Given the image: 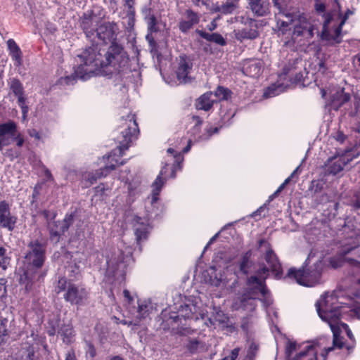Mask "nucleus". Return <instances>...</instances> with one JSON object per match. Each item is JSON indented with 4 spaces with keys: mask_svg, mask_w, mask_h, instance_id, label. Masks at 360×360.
<instances>
[{
    "mask_svg": "<svg viewBox=\"0 0 360 360\" xmlns=\"http://www.w3.org/2000/svg\"><path fill=\"white\" fill-rule=\"evenodd\" d=\"M79 58L80 64L75 69L74 75L61 77L59 80L61 84H73L76 77L85 81L98 72L106 75L120 73L129 63L126 53L117 45L109 49L105 61L97 57L94 48L86 49Z\"/></svg>",
    "mask_w": 360,
    "mask_h": 360,
    "instance_id": "f257e3e1",
    "label": "nucleus"
},
{
    "mask_svg": "<svg viewBox=\"0 0 360 360\" xmlns=\"http://www.w3.org/2000/svg\"><path fill=\"white\" fill-rule=\"evenodd\" d=\"M287 20L281 18L277 20V27L278 35H285L290 32V25L293 27L291 32V39H286L284 43L285 46H291L295 43H300L302 39H309L314 36V31L316 30V25L312 23L304 13L299 11H294L290 16H285Z\"/></svg>",
    "mask_w": 360,
    "mask_h": 360,
    "instance_id": "f03ea898",
    "label": "nucleus"
},
{
    "mask_svg": "<svg viewBox=\"0 0 360 360\" xmlns=\"http://www.w3.org/2000/svg\"><path fill=\"white\" fill-rule=\"evenodd\" d=\"M44 260L45 247L38 241L30 243L24 261L25 265L27 266L19 269V282L25 287L27 292L32 290L37 281V269L43 265Z\"/></svg>",
    "mask_w": 360,
    "mask_h": 360,
    "instance_id": "7ed1b4c3",
    "label": "nucleus"
},
{
    "mask_svg": "<svg viewBox=\"0 0 360 360\" xmlns=\"http://www.w3.org/2000/svg\"><path fill=\"white\" fill-rule=\"evenodd\" d=\"M316 311L320 318L326 322L334 334V343L339 341L338 335V319L348 312V307L340 305L334 292H327L322 295L316 303Z\"/></svg>",
    "mask_w": 360,
    "mask_h": 360,
    "instance_id": "20e7f679",
    "label": "nucleus"
},
{
    "mask_svg": "<svg viewBox=\"0 0 360 360\" xmlns=\"http://www.w3.org/2000/svg\"><path fill=\"white\" fill-rule=\"evenodd\" d=\"M325 339L297 344L288 340L285 346L287 360H326L328 353L333 350V347L325 345Z\"/></svg>",
    "mask_w": 360,
    "mask_h": 360,
    "instance_id": "39448f33",
    "label": "nucleus"
},
{
    "mask_svg": "<svg viewBox=\"0 0 360 360\" xmlns=\"http://www.w3.org/2000/svg\"><path fill=\"white\" fill-rule=\"evenodd\" d=\"M120 136L117 137L119 147L112 152L108 157L105 166L102 168L107 174L115 168L118 165H122L123 162L119 160L124 150L128 149L134 137L139 132L138 125L134 115H127V118L123 117L120 124Z\"/></svg>",
    "mask_w": 360,
    "mask_h": 360,
    "instance_id": "423d86ee",
    "label": "nucleus"
},
{
    "mask_svg": "<svg viewBox=\"0 0 360 360\" xmlns=\"http://www.w3.org/2000/svg\"><path fill=\"white\" fill-rule=\"evenodd\" d=\"M269 269L263 267L257 272V276H252L248 278L247 282L248 295L240 299V303L237 307L238 309L241 308L247 311H252L255 307V301L257 296L261 294L266 300L265 302L270 304L271 301L266 297L267 290L264 285V280L268 276Z\"/></svg>",
    "mask_w": 360,
    "mask_h": 360,
    "instance_id": "0eeeda50",
    "label": "nucleus"
},
{
    "mask_svg": "<svg viewBox=\"0 0 360 360\" xmlns=\"http://www.w3.org/2000/svg\"><path fill=\"white\" fill-rule=\"evenodd\" d=\"M353 14L347 10L344 16L338 13H328L325 15L321 38L329 44H338L341 41V30L348 18Z\"/></svg>",
    "mask_w": 360,
    "mask_h": 360,
    "instance_id": "6e6552de",
    "label": "nucleus"
},
{
    "mask_svg": "<svg viewBox=\"0 0 360 360\" xmlns=\"http://www.w3.org/2000/svg\"><path fill=\"white\" fill-rule=\"evenodd\" d=\"M82 27L86 37L88 38H91L96 43V46L93 45L91 48L96 49V54L97 55V57L105 61V54L109 51V49H108L106 51H103L104 53V54H103V53H101V49H98V45L100 44V41L103 42V44H106L108 41H111L115 39V33L114 31V27L109 23H104L101 25L96 31L88 30L85 22H82ZM113 45H117L123 49L121 46L115 43H112L108 49H110ZM89 49H91V47ZM123 51L126 53V56H127V53L124 51ZM127 57L128 58V56Z\"/></svg>",
    "mask_w": 360,
    "mask_h": 360,
    "instance_id": "1a4fd4ad",
    "label": "nucleus"
},
{
    "mask_svg": "<svg viewBox=\"0 0 360 360\" xmlns=\"http://www.w3.org/2000/svg\"><path fill=\"white\" fill-rule=\"evenodd\" d=\"M57 294L65 291L64 300L72 304L82 306L88 298V292L82 286H78L67 280L65 277L58 279L55 287Z\"/></svg>",
    "mask_w": 360,
    "mask_h": 360,
    "instance_id": "9d476101",
    "label": "nucleus"
},
{
    "mask_svg": "<svg viewBox=\"0 0 360 360\" xmlns=\"http://www.w3.org/2000/svg\"><path fill=\"white\" fill-rule=\"evenodd\" d=\"M323 269V261L319 259L314 263V268L309 269L307 271L290 268L288 270L287 277L295 279L300 285L306 287H313L320 283Z\"/></svg>",
    "mask_w": 360,
    "mask_h": 360,
    "instance_id": "9b49d317",
    "label": "nucleus"
},
{
    "mask_svg": "<svg viewBox=\"0 0 360 360\" xmlns=\"http://www.w3.org/2000/svg\"><path fill=\"white\" fill-rule=\"evenodd\" d=\"M167 163L165 167H163L157 176L156 179L153 184V190L151 193V203L154 204L158 200V196L162 189V187L165 183V181L162 179V176L166 175L167 172V166L170 163L172 164V169L171 172V177H175V169L177 167H179L180 164L183 161V157L180 153L176 152L173 148H168L167 150Z\"/></svg>",
    "mask_w": 360,
    "mask_h": 360,
    "instance_id": "f8f14e48",
    "label": "nucleus"
},
{
    "mask_svg": "<svg viewBox=\"0 0 360 360\" xmlns=\"http://www.w3.org/2000/svg\"><path fill=\"white\" fill-rule=\"evenodd\" d=\"M15 141L18 147L24 144V138L18 133L17 124L13 121H8L0 124V151L4 146H8Z\"/></svg>",
    "mask_w": 360,
    "mask_h": 360,
    "instance_id": "ddd939ff",
    "label": "nucleus"
},
{
    "mask_svg": "<svg viewBox=\"0 0 360 360\" xmlns=\"http://www.w3.org/2000/svg\"><path fill=\"white\" fill-rule=\"evenodd\" d=\"M150 309V303L148 301L139 300L137 302L136 307H129L128 313L131 315V319H123L120 323L129 326H139L141 321L149 315Z\"/></svg>",
    "mask_w": 360,
    "mask_h": 360,
    "instance_id": "4468645a",
    "label": "nucleus"
},
{
    "mask_svg": "<svg viewBox=\"0 0 360 360\" xmlns=\"http://www.w3.org/2000/svg\"><path fill=\"white\" fill-rule=\"evenodd\" d=\"M350 160L347 154H338L329 158L324 165V172L328 175H336L343 171Z\"/></svg>",
    "mask_w": 360,
    "mask_h": 360,
    "instance_id": "2eb2a0df",
    "label": "nucleus"
},
{
    "mask_svg": "<svg viewBox=\"0 0 360 360\" xmlns=\"http://www.w3.org/2000/svg\"><path fill=\"white\" fill-rule=\"evenodd\" d=\"M73 216L72 214H67L62 221H53L49 224L50 229L51 240L57 243L59 241L60 236L67 231L72 223Z\"/></svg>",
    "mask_w": 360,
    "mask_h": 360,
    "instance_id": "dca6fc26",
    "label": "nucleus"
},
{
    "mask_svg": "<svg viewBox=\"0 0 360 360\" xmlns=\"http://www.w3.org/2000/svg\"><path fill=\"white\" fill-rule=\"evenodd\" d=\"M17 222V217L12 214L9 204L5 201H0V227L13 231Z\"/></svg>",
    "mask_w": 360,
    "mask_h": 360,
    "instance_id": "f3484780",
    "label": "nucleus"
},
{
    "mask_svg": "<svg viewBox=\"0 0 360 360\" xmlns=\"http://www.w3.org/2000/svg\"><path fill=\"white\" fill-rule=\"evenodd\" d=\"M8 85L11 92L18 97V103L22 109V117L25 120L28 112V107L25 104V98L23 96L22 85L21 82L15 78L10 79Z\"/></svg>",
    "mask_w": 360,
    "mask_h": 360,
    "instance_id": "a211bd4d",
    "label": "nucleus"
},
{
    "mask_svg": "<svg viewBox=\"0 0 360 360\" xmlns=\"http://www.w3.org/2000/svg\"><path fill=\"white\" fill-rule=\"evenodd\" d=\"M106 263V274L108 276H115L118 271L122 273L125 269L123 257L120 252L112 255L110 257L107 259Z\"/></svg>",
    "mask_w": 360,
    "mask_h": 360,
    "instance_id": "6ab92c4d",
    "label": "nucleus"
},
{
    "mask_svg": "<svg viewBox=\"0 0 360 360\" xmlns=\"http://www.w3.org/2000/svg\"><path fill=\"white\" fill-rule=\"evenodd\" d=\"M192 68V64L184 58H180L176 70V77L180 83H188L191 80L189 75Z\"/></svg>",
    "mask_w": 360,
    "mask_h": 360,
    "instance_id": "aec40b11",
    "label": "nucleus"
},
{
    "mask_svg": "<svg viewBox=\"0 0 360 360\" xmlns=\"http://www.w3.org/2000/svg\"><path fill=\"white\" fill-rule=\"evenodd\" d=\"M207 321L209 323L207 322L205 323L207 326H214L215 327L216 325H218L221 328H229V331L231 332L235 330V328L233 326H229V317L220 309H214L212 317L209 318Z\"/></svg>",
    "mask_w": 360,
    "mask_h": 360,
    "instance_id": "412c9836",
    "label": "nucleus"
},
{
    "mask_svg": "<svg viewBox=\"0 0 360 360\" xmlns=\"http://www.w3.org/2000/svg\"><path fill=\"white\" fill-rule=\"evenodd\" d=\"M330 105L332 107L338 110L341 105L347 103L350 99V95L345 93L343 89L338 88L337 89L330 91Z\"/></svg>",
    "mask_w": 360,
    "mask_h": 360,
    "instance_id": "4be33fe9",
    "label": "nucleus"
},
{
    "mask_svg": "<svg viewBox=\"0 0 360 360\" xmlns=\"http://www.w3.org/2000/svg\"><path fill=\"white\" fill-rule=\"evenodd\" d=\"M134 233L138 242L145 239L149 229L148 221L139 217H135L133 219Z\"/></svg>",
    "mask_w": 360,
    "mask_h": 360,
    "instance_id": "5701e85b",
    "label": "nucleus"
},
{
    "mask_svg": "<svg viewBox=\"0 0 360 360\" xmlns=\"http://www.w3.org/2000/svg\"><path fill=\"white\" fill-rule=\"evenodd\" d=\"M233 279V283H236V278L235 275L230 273L229 269H226L222 274H220L219 277L215 276L210 279V283L212 285L219 287L221 288H225L229 284V281Z\"/></svg>",
    "mask_w": 360,
    "mask_h": 360,
    "instance_id": "b1692460",
    "label": "nucleus"
},
{
    "mask_svg": "<svg viewBox=\"0 0 360 360\" xmlns=\"http://www.w3.org/2000/svg\"><path fill=\"white\" fill-rule=\"evenodd\" d=\"M338 326H340V328L338 326L337 329L338 330V335L339 338V341L337 344H335L334 340H333V346L331 347H333V349L335 348L342 349V348L345 347L349 351L353 348V346L346 345L342 340L340 333L342 331H345L347 333L348 338L352 340H354V335H353L352 331L350 330V329L349 328L348 326L345 323H341L340 321V319H338Z\"/></svg>",
    "mask_w": 360,
    "mask_h": 360,
    "instance_id": "393cba45",
    "label": "nucleus"
},
{
    "mask_svg": "<svg viewBox=\"0 0 360 360\" xmlns=\"http://www.w3.org/2000/svg\"><path fill=\"white\" fill-rule=\"evenodd\" d=\"M251 11L258 16H263L269 11L268 0H248Z\"/></svg>",
    "mask_w": 360,
    "mask_h": 360,
    "instance_id": "a878e982",
    "label": "nucleus"
},
{
    "mask_svg": "<svg viewBox=\"0 0 360 360\" xmlns=\"http://www.w3.org/2000/svg\"><path fill=\"white\" fill-rule=\"evenodd\" d=\"M7 45L9 55L13 60L14 65L16 67L20 66L22 64V53L20 47L12 39L7 41Z\"/></svg>",
    "mask_w": 360,
    "mask_h": 360,
    "instance_id": "bb28decb",
    "label": "nucleus"
},
{
    "mask_svg": "<svg viewBox=\"0 0 360 360\" xmlns=\"http://www.w3.org/2000/svg\"><path fill=\"white\" fill-rule=\"evenodd\" d=\"M264 259L269 265L270 269L276 274L277 276L281 274V267L278 258L271 248H268L265 253Z\"/></svg>",
    "mask_w": 360,
    "mask_h": 360,
    "instance_id": "cd10ccee",
    "label": "nucleus"
},
{
    "mask_svg": "<svg viewBox=\"0 0 360 360\" xmlns=\"http://www.w3.org/2000/svg\"><path fill=\"white\" fill-rule=\"evenodd\" d=\"M274 6L278 9V13L276 14V18H281V16H290L295 10L291 9L290 4V0H272Z\"/></svg>",
    "mask_w": 360,
    "mask_h": 360,
    "instance_id": "c85d7f7f",
    "label": "nucleus"
},
{
    "mask_svg": "<svg viewBox=\"0 0 360 360\" xmlns=\"http://www.w3.org/2000/svg\"><path fill=\"white\" fill-rule=\"evenodd\" d=\"M244 73L251 77H257L262 72V63L257 60H249L243 68Z\"/></svg>",
    "mask_w": 360,
    "mask_h": 360,
    "instance_id": "c756f323",
    "label": "nucleus"
},
{
    "mask_svg": "<svg viewBox=\"0 0 360 360\" xmlns=\"http://www.w3.org/2000/svg\"><path fill=\"white\" fill-rule=\"evenodd\" d=\"M188 20H182L179 23V29L181 32H186L190 30L193 25L198 22V18L197 15L192 11L188 10L186 11Z\"/></svg>",
    "mask_w": 360,
    "mask_h": 360,
    "instance_id": "7c9ffc66",
    "label": "nucleus"
},
{
    "mask_svg": "<svg viewBox=\"0 0 360 360\" xmlns=\"http://www.w3.org/2000/svg\"><path fill=\"white\" fill-rule=\"evenodd\" d=\"M212 92H207L201 96L197 101V108L200 110H209L212 108L214 102L212 99Z\"/></svg>",
    "mask_w": 360,
    "mask_h": 360,
    "instance_id": "2f4dec72",
    "label": "nucleus"
},
{
    "mask_svg": "<svg viewBox=\"0 0 360 360\" xmlns=\"http://www.w3.org/2000/svg\"><path fill=\"white\" fill-rule=\"evenodd\" d=\"M197 32L201 37L209 41L214 42L221 46L226 44V41L223 37L218 33H208L202 30H198Z\"/></svg>",
    "mask_w": 360,
    "mask_h": 360,
    "instance_id": "473e14b6",
    "label": "nucleus"
},
{
    "mask_svg": "<svg viewBox=\"0 0 360 360\" xmlns=\"http://www.w3.org/2000/svg\"><path fill=\"white\" fill-rule=\"evenodd\" d=\"M286 89L283 83L278 82L276 84H273L269 86L264 91L263 96L264 98H271L276 96L281 93L283 92Z\"/></svg>",
    "mask_w": 360,
    "mask_h": 360,
    "instance_id": "72a5a7b5",
    "label": "nucleus"
},
{
    "mask_svg": "<svg viewBox=\"0 0 360 360\" xmlns=\"http://www.w3.org/2000/svg\"><path fill=\"white\" fill-rule=\"evenodd\" d=\"M236 37L240 40L254 39L258 37V32L255 28H244L237 32Z\"/></svg>",
    "mask_w": 360,
    "mask_h": 360,
    "instance_id": "f704fd0d",
    "label": "nucleus"
},
{
    "mask_svg": "<svg viewBox=\"0 0 360 360\" xmlns=\"http://www.w3.org/2000/svg\"><path fill=\"white\" fill-rule=\"evenodd\" d=\"M240 0H226V2L218 7L217 11L223 14H229L233 12L238 6Z\"/></svg>",
    "mask_w": 360,
    "mask_h": 360,
    "instance_id": "c9c22d12",
    "label": "nucleus"
},
{
    "mask_svg": "<svg viewBox=\"0 0 360 360\" xmlns=\"http://www.w3.org/2000/svg\"><path fill=\"white\" fill-rule=\"evenodd\" d=\"M107 173L101 168L99 171L96 172L95 174L91 172H86L82 175V179L86 181L89 184H93L97 179L101 176H105Z\"/></svg>",
    "mask_w": 360,
    "mask_h": 360,
    "instance_id": "e433bc0d",
    "label": "nucleus"
},
{
    "mask_svg": "<svg viewBox=\"0 0 360 360\" xmlns=\"http://www.w3.org/2000/svg\"><path fill=\"white\" fill-rule=\"evenodd\" d=\"M59 333L63 337L64 342L67 344L71 342L72 337L74 336V331L70 326H64L61 328Z\"/></svg>",
    "mask_w": 360,
    "mask_h": 360,
    "instance_id": "4c0bfd02",
    "label": "nucleus"
},
{
    "mask_svg": "<svg viewBox=\"0 0 360 360\" xmlns=\"http://www.w3.org/2000/svg\"><path fill=\"white\" fill-rule=\"evenodd\" d=\"M258 345L255 342H250L247 350V354L243 360H255L257 351Z\"/></svg>",
    "mask_w": 360,
    "mask_h": 360,
    "instance_id": "58836bf2",
    "label": "nucleus"
},
{
    "mask_svg": "<svg viewBox=\"0 0 360 360\" xmlns=\"http://www.w3.org/2000/svg\"><path fill=\"white\" fill-rule=\"evenodd\" d=\"M231 95V91L227 88L219 86L214 91V96L219 100H227Z\"/></svg>",
    "mask_w": 360,
    "mask_h": 360,
    "instance_id": "ea45409f",
    "label": "nucleus"
},
{
    "mask_svg": "<svg viewBox=\"0 0 360 360\" xmlns=\"http://www.w3.org/2000/svg\"><path fill=\"white\" fill-rule=\"evenodd\" d=\"M124 6H127V15L130 20L134 18L135 14V10L134 8V5L135 3V0H124Z\"/></svg>",
    "mask_w": 360,
    "mask_h": 360,
    "instance_id": "a19ab883",
    "label": "nucleus"
},
{
    "mask_svg": "<svg viewBox=\"0 0 360 360\" xmlns=\"http://www.w3.org/2000/svg\"><path fill=\"white\" fill-rule=\"evenodd\" d=\"M250 260L248 256L246 255L243 257V259L240 264V271L246 274L248 272V269L250 267Z\"/></svg>",
    "mask_w": 360,
    "mask_h": 360,
    "instance_id": "79ce46f5",
    "label": "nucleus"
},
{
    "mask_svg": "<svg viewBox=\"0 0 360 360\" xmlns=\"http://www.w3.org/2000/svg\"><path fill=\"white\" fill-rule=\"evenodd\" d=\"M6 250L0 248V270L4 271L8 264V258L5 256Z\"/></svg>",
    "mask_w": 360,
    "mask_h": 360,
    "instance_id": "37998d69",
    "label": "nucleus"
},
{
    "mask_svg": "<svg viewBox=\"0 0 360 360\" xmlns=\"http://www.w3.org/2000/svg\"><path fill=\"white\" fill-rule=\"evenodd\" d=\"M20 360H37L33 349L29 347L21 356Z\"/></svg>",
    "mask_w": 360,
    "mask_h": 360,
    "instance_id": "c03bdc74",
    "label": "nucleus"
},
{
    "mask_svg": "<svg viewBox=\"0 0 360 360\" xmlns=\"http://www.w3.org/2000/svg\"><path fill=\"white\" fill-rule=\"evenodd\" d=\"M123 295L125 298V300L128 303L127 310H129V307H136L135 306L133 305L134 302V297L132 295H131L129 291L128 290H124L123 291Z\"/></svg>",
    "mask_w": 360,
    "mask_h": 360,
    "instance_id": "a18cd8bd",
    "label": "nucleus"
},
{
    "mask_svg": "<svg viewBox=\"0 0 360 360\" xmlns=\"http://www.w3.org/2000/svg\"><path fill=\"white\" fill-rule=\"evenodd\" d=\"M343 262L344 261L341 257H332L330 259V264L334 269L341 266Z\"/></svg>",
    "mask_w": 360,
    "mask_h": 360,
    "instance_id": "49530a36",
    "label": "nucleus"
},
{
    "mask_svg": "<svg viewBox=\"0 0 360 360\" xmlns=\"http://www.w3.org/2000/svg\"><path fill=\"white\" fill-rule=\"evenodd\" d=\"M6 319H0V342L3 341L4 337L6 335Z\"/></svg>",
    "mask_w": 360,
    "mask_h": 360,
    "instance_id": "de8ad7c7",
    "label": "nucleus"
},
{
    "mask_svg": "<svg viewBox=\"0 0 360 360\" xmlns=\"http://www.w3.org/2000/svg\"><path fill=\"white\" fill-rule=\"evenodd\" d=\"M240 348L237 347L231 350L229 355L225 356L222 360H236L238 356Z\"/></svg>",
    "mask_w": 360,
    "mask_h": 360,
    "instance_id": "09e8293b",
    "label": "nucleus"
},
{
    "mask_svg": "<svg viewBox=\"0 0 360 360\" xmlns=\"http://www.w3.org/2000/svg\"><path fill=\"white\" fill-rule=\"evenodd\" d=\"M45 29H46V33L49 34H53L56 31V25L53 23L50 22H46L45 23Z\"/></svg>",
    "mask_w": 360,
    "mask_h": 360,
    "instance_id": "8fccbe9b",
    "label": "nucleus"
},
{
    "mask_svg": "<svg viewBox=\"0 0 360 360\" xmlns=\"http://www.w3.org/2000/svg\"><path fill=\"white\" fill-rule=\"evenodd\" d=\"M349 311L352 313V316H354L357 319H360V304H354L352 308L349 309Z\"/></svg>",
    "mask_w": 360,
    "mask_h": 360,
    "instance_id": "3c124183",
    "label": "nucleus"
},
{
    "mask_svg": "<svg viewBox=\"0 0 360 360\" xmlns=\"http://www.w3.org/2000/svg\"><path fill=\"white\" fill-rule=\"evenodd\" d=\"M5 283V280L4 278H0V298L5 296L6 293Z\"/></svg>",
    "mask_w": 360,
    "mask_h": 360,
    "instance_id": "603ef678",
    "label": "nucleus"
},
{
    "mask_svg": "<svg viewBox=\"0 0 360 360\" xmlns=\"http://www.w3.org/2000/svg\"><path fill=\"white\" fill-rule=\"evenodd\" d=\"M217 131H218L217 127H214L213 129L211 128L207 131V135H203L200 139V140H206L210 136H211L212 134L217 133Z\"/></svg>",
    "mask_w": 360,
    "mask_h": 360,
    "instance_id": "864d4df0",
    "label": "nucleus"
},
{
    "mask_svg": "<svg viewBox=\"0 0 360 360\" xmlns=\"http://www.w3.org/2000/svg\"><path fill=\"white\" fill-rule=\"evenodd\" d=\"M155 25H156V20H155V17L154 16L150 17L149 19V22H148V30L150 32L155 31Z\"/></svg>",
    "mask_w": 360,
    "mask_h": 360,
    "instance_id": "5fc2aeb1",
    "label": "nucleus"
},
{
    "mask_svg": "<svg viewBox=\"0 0 360 360\" xmlns=\"http://www.w3.org/2000/svg\"><path fill=\"white\" fill-rule=\"evenodd\" d=\"M28 133L30 136L35 139L39 140L41 139L39 133L36 129H30Z\"/></svg>",
    "mask_w": 360,
    "mask_h": 360,
    "instance_id": "6e6d98bb",
    "label": "nucleus"
},
{
    "mask_svg": "<svg viewBox=\"0 0 360 360\" xmlns=\"http://www.w3.org/2000/svg\"><path fill=\"white\" fill-rule=\"evenodd\" d=\"M316 10L318 12H323L325 11V5L323 3L321 2H316L315 4Z\"/></svg>",
    "mask_w": 360,
    "mask_h": 360,
    "instance_id": "4d7b16f0",
    "label": "nucleus"
},
{
    "mask_svg": "<svg viewBox=\"0 0 360 360\" xmlns=\"http://www.w3.org/2000/svg\"><path fill=\"white\" fill-rule=\"evenodd\" d=\"M299 169H300V166H299V167H297V168L293 171V172L291 174L290 176H289L288 178H287V179L284 181V182H283V184L285 186V185H287V184L290 182V179H291V178H292V177L294 176V175L298 172Z\"/></svg>",
    "mask_w": 360,
    "mask_h": 360,
    "instance_id": "13d9d810",
    "label": "nucleus"
},
{
    "mask_svg": "<svg viewBox=\"0 0 360 360\" xmlns=\"http://www.w3.org/2000/svg\"><path fill=\"white\" fill-rule=\"evenodd\" d=\"M198 344V342L195 340V341H191L190 342V345L188 346L191 352H195L196 349H197V345Z\"/></svg>",
    "mask_w": 360,
    "mask_h": 360,
    "instance_id": "bf43d9fd",
    "label": "nucleus"
},
{
    "mask_svg": "<svg viewBox=\"0 0 360 360\" xmlns=\"http://www.w3.org/2000/svg\"><path fill=\"white\" fill-rule=\"evenodd\" d=\"M357 243H355L352 247L348 248L347 250H345L344 251V253L346 254V253H348L350 250H352L353 248H356V246L358 245H360V233L358 234V236H357Z\"/></svg>",
    "mask_w": 360,
    "mask_h": 360,
    "instance_id": "052dcab7",
    "label": "nucleus"
},
{
    "mask_svg": "<svg viewBox=\"0 0 360 360\" xmlns=\"http://www.w3.org/2000/svg\"><path fill=\"white\" fill-rule=\"evenodd\" d=\"M87 354L91 356L94 357L96 355V351L93 346L89 345L87 351Z\"/></svg>",
    "mask_w": 360,
    "mask_h": 360,
    "instance_id": "680f3d73",
    "label": "nucleus"
},
{
    "mask_svg": "<svg viewBox=\"0 0 360 360\" xmlns=\"http://www.w3.org/2000/svg\"><path fill=\"white\" fill-rule=\"evenodd\" d=\"M65 360H75L74 352L69 351L66 354Z\"/></svg>",
    "mask_w": 360,
    "mask_h": 360,
    "instance_id": "e2e57ef3",
    "label": "nucleus"
},
{
    "mask_svg": "<svg viewBox=\"0 0 360 360\" xmlns=\"http://www.w3.org/2000/svg\"><path fill=\"white\" fill-rule=\"evenodd\" d=\"M216 27H217V23H216L215 20H213L212 22H211V23L210 25H207V28L210 31L215 30Z\"/></svg>",
    "mask_w": 360,
    "mask_h": 360,
    "instance_id": "0e129e2a",
    "label": "nucleus"
},
{
    "mask_svg": "<svg viewBox=\"0 0 360 360\" xmlns=\"http://www.w3.org/2000/svg\"><path fill=\"white\" fill-rule=\"evenodd\" d=\"M264 210L265 208L264 207H260L255 212L253 213V216H256L257 214L260 215Z\"/></svg>",
    "mask_w": 360,
    "mask_h": 360,
    "instance_id": "69168bd1",
    "label": "nucleus"
},
{
    "mask_svg": "<svg viewBox=\"0 0 360 360\" xmlns=\"http://www.w3.org/2000/svg\"><path fill=\"white\" fill-rule=\"evenodd\" d=\"M191 147V141L190 140V141H188V143L187 146H186V148H184L183 152H184V153H188V152L190 150Z\"/></svg>",
    "mask_w": 360,
    "mask_h": 360,
    "instance_id": "338daca9",
    "label": "nucleus"
},
{
    "mask_svg": "<svg viewBox=\"0 0 360 360\" xmlns=\"http://www.w3.org/2000/svg\"><path fill=\"white\" fill-rule=\"evenodd\" d=\"M336 139L340 142H343L345 140V136L342 134H338Z\"/></svg>",
    "mask_w": 360,
    "mask_h": 360,
    "instance_id": "774afa93",
    "label": "nucleus"
}]
</instances>
